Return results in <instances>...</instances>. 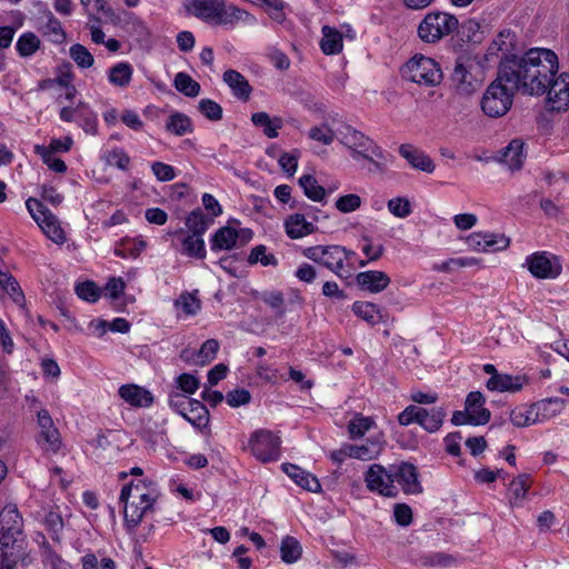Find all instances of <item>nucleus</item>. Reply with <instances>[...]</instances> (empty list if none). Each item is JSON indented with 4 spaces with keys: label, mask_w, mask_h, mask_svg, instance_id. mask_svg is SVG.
<instances>
[{
    "label": "nucleus",
    "mask_w": 569,
    "mask_h": 569,
    "mask_svg": "<svg viewBox=\"0 0 569 569\" xmlns=\"http://www.w3.org/2000/svg\"><path fill=\"white\" fill-rule=\"evenodd\" d=\"M547 107L552 111H565L569 108V74L562 72L551 76L546 86Z\"/></svg>",
    "instance_id": "2eb2a0df"
},
{
    "label": "nucleus",
    "mask_w": 569,
    "mask_h": 569,
    "mask_svg": "<svg viewBox=\"0 0 569 569\" xmlns=\"http://www.w3.org/2000/svg\"><path fill=\"white\" fill-rule=\"evenodd\" d=\"M199 111L211 121L222 119V108L219 103L211 99H201L198 104Z\"/></svg>",
    "instance_id": "680f3d73"
},
{
    "label": "nucleus",
    "mask_w": 569,
    "mask_h": 569,
    "mask_svg": "<svg viewBox=\"0 0 569 569\" xmlns=\"http://www.w3.org/2000/svg\"><path fill=\"white\" fill-rule=\"evenodd\" d=\"M363 480L370 492L378 493L383 497L395 498L398 496V488L395 485L391 465L386 468L379 463H372L365 472Z\"/></svg>",
    "instance_id": "9d476101"
},
{
    "label": "nucleus",
    "mask_w": 569,
    "mask_h": 569,
    "mask_svg": "<svg viewBox=\"0 0 569 569\" xmlns=\"http://www.w3.org/2000/svg\"><path fill=\"white\" fill-rule=\"evenodd\" d=\"M341 142L351 149V157L358 160L360 157L368 160L373 168H370L371 172H383L389 154L377 146V143L362 132L348 126L342 132Z\"/></svg>",
    "instance_id": "20e7f679"
},
{
    "label": "nucleus",
    "mask_w": 569,
    "mask_h": 569,
    "mask_svg": "<svg viewBox=\"0 0 569 569\" xmlns=\"http://www.w3.org/2000/svg\"><path fill=\"white\" fill-rule=\"evenodd\" d=\"M526 264L531 274L539 279H553L561 272V264L556 257H549L547 252H535L527 257Z\"/></svg>",
    "instance_id": "dca6fc26"
},
{
    "label": "nucleus",
    "mask_w": 569,
    "mask_h": 569,
    "mask_svg": "<svg viewBox=\"0 0 569 569\" xmlns=\"http://www.w3.org/2000/svg\"><path fill=\"white\" fill-rule=\"evenodd\" d=\"M399 153L412 168L427 173H432L435 171L436 166L432 159L425 151L413 147L412 144H401L399 147Z\"/></svg>",
    "instance_id": "6ab92c4d"
},
{
    "label": "nucleus",
    "mask_w": 569,
    "mask_h": 569,
    "mask_svg": "<svg viewBox=\"0 0 569 569\" xmlns=\"http://www.w3.org/2000/svg\"><path fill=\"white\" fill-rule=\"evenodd\" d=\"M37 423L40 432L37 437L38 446L47 453H57L61 448L59 430L54 427L53 420L48 410L41 409L37 412Z\"/></svg>",
    "instance_id": "4468645a"
},
{
    "label": "nucleus",
    "mask_w": 569,
    "mask_h": 569,
    "mask_svg": "<svg viewBox=\"0 0 569 569\" xmlns=\"http://www.w3.org/2000/svg\"><path fill=\"white\" fill-rule=\"evenodd\" d=\"M280 552L282 561L293 563L300 559L302 548L296 538L287 536L281 541Z\"/></svg>",
    "instance_id": "a18cd8bd"
},
{
    "label": "nucleus",
    "mask_w": 569,
    "mask_h": 569,
    "mask_svg": "<svg viewBox=\"0 0 569 569\" xmlns=\"http://www.w3.org/2000/svg\"><path fill=\"white\" fill-rule=\"evenodd\" d=\"M361 198L356 193L341 196L336 201V208L342 213L353 212L361 206Z\"/></svg>",
    "instance_id": "69168bd1"
},
{
    "label": "nucleus",
    "mask_w": 569,
    "mask_h": 569,
    "mask_svg": "<svg viewBox=\"0 0 569 569\" xmlns=\"http://www.w3.org/2000/svg\"><path fill=\"white\" fill-rule=\"evenodd\" d=\"M500 66L512 81V88H517L522 94L542 96L551 76H556L559 69L557 54L545 48H531L523 56H512L501 60Z\"/></svg>",
    "instance_id": "f257e3e1"
},
{
    "label": "nucleus",
    "mask_w": 569,
    "mask_h": 569,
    "mask_svg": "<svg viewBox=\"0 0 569 569\" xmlns=\"http://www.w3.org/2000/svg\"><path fill=\"white\" fill-rule=\"evenodd\" d=\"M103 159L107 164L114 166L121 170H128L130 157L121 148H114L104 153Z\"/></svg>",
    "instance_id": "4d7b16f0"
},
{
    "label": "nucleus",
    "mask_w": 569,
    "mask_h": 569,
    "mask_svg": "<svg viewBox=\"0 0 569 569\" xmlns=\"http://www.w3.org/2000/svg\"><path fill=\"white\" fill-rule=\"evenodd\" d=\"M528 383L526 376H510L506 373L493 375L487 381L490 391L518 392Z\"/></svg>",
    "instance_id": "412c9836"
},
{
    "label": "nucleus",
    "mask_w": 569,
    "mask_h": 569,
    "mask_svg": "<svg viewBox=\"0 0 569 569\" xmlns=\"http://www.w3.org/2000/svg\"><path fill=\"white\" fill-rule=\"evenodd\" d=\"M420 560L423 566L429 567H447L453 562V558L443 552L427 553Z\"/></svg>",
    "instance_id": "774afa93"
},
{
    "label": "nucleus",
    "mask_w": 569,
    "mask_h": 569,
    "mask_svg": "<svg viewBox=\"0 0 569 569\" xmlns=\"http://www.w3.org/2000/svg\"><path fill=\"white\" fill-rule=\"evenodd\" d=\"M451 80L458 96L470 97L481 87L483 71L476 58L461 56L456 61Z\"/></svg>",
    "instance_id": "39448f33"
},
{
    "label": "nucleus",
    "mask_w": 569,
    "mask_h": 569,
    "mask_svg": "<svg viewBox=\"0 0 569 569\" xmlns=\"http://www.w3.org/2000/svg\"><path fill=\"white\" fill-rule=\"evenodd\" d=\"M356 282L362 291H368L370 293H379L388 288V286L391 282V279L383 271L368 270L359 272L356 276Z\"/></svg>",
    "instance_id": "a211bd4d"
},
{
    "label": "nucleus",
    "mask_w": 569,
    "mask_h": 569,
    "mask_svg": "<svg viewBox=\"0 0 569 569\" xmlns=\"http://www.w3.org/2000/svg\"><path fill=\"white\" fill-rule=\"evenodd\" d=\"M219 343L214 339H208L204 341L201 346V348L198 351V359L197 362L200 365H207L210 361H212L218 352Z\"/></svg>",
    "instance_id": "0e129e2a"
},
{
    "label": "nucleus",
    "mask_w": 569,
    "mask_h": 569,
    "mask_svg": "<svg viewBox=\"0 0 569 569\" xmlns=\"http://www.w3.org/2000/svg\"><path fill=\"white\" fill-rule=\"evenodd\" d=\"M284 228L288 237L291 239H299L315 231L313 224L308 222L301 213L289 216L284 221Z\"/></svg>",
    "instance_id": "bb28decb"
},
{
    "label": "nucleus",
    "mask_w": 569,
    "mask_h": 569,
    "mask_svg": "<svg viewBox=\"0 0 569 569\" xmlns=\"http://www.w3.org/2000/svg\"><path fill=\"white\" fill-rule=\"evenodd\" d=\"M30 562L31 559L26 551V546L21 541H18L14 546H1L0 569H18L19 563L27 567Z\"/></svg>",
    "instance_id": "aec40b11"
},
{
    "label": "nucleus",
    "mask_w": 569,
    "mask_h": 569,
    "mask_svg": "<svg viewBox=\"0 0 569 569\" xmlns=\"http://www.w3.org/2000/svg\"><path fill=\"white\" fill-rule=\"evenodd\" d=\"M0 289L6 291L10 298L18 305H20L24 296L18 283V281L8 272L0 269Z\"/></svg>",
    "instance_id": "09e8293b"
},
{
    "label": "nucleus",
    "mask_w": 569,
    "mask_h": 569,
    "mask_svg": "<svg viewBox=\"0 0 569 569\" xmlns=\"http://www.w3.org/2000/svg\"><path fill=\"white\" fill-rule=\"evenodd\" d=\"M180 415L197 428H203L209 422V411L207 407L196 399H189L187 401V408L180 410Z\"/></svg>",
    "instance_id": "393cba45"
},
{
    "label": "nucleus",
    "mask_w": 569,
    "mask_h": 569,
    "mask_svg": "<svg viewBox=\"0 0 569 569\" xmlns=\"http://www.w3.org/2000/svg\"><path fill=\"white\" fill-rule=\"evenodd\" d=\"M483 244L485 251L503 250L509 246V239L505 234L486 232Z\"/></svg>",
    "instance_id": "338daca9"
},
{
    "label": "nucleus",
    "mask_w": 569,
    "mask_h": 569,
    "mask_svg": "<svg viewBox=\"0 0 569 569\" xmlns=\"http://www.w3.org/2000/svg\"><path fill=\"white\" fill-rule=\"evenodd\" d=\"M34 150L36 153L41 157L42 161L54 172L62 173L67 170L64 161L59 158H54L51 150H48L47 147L37 144Z\"/></svg>",
    "instance_id": "6e6d98bb"
},
{
    "label": "nucleus",
    "mask_w": 569,
    "mask_h": 569,
    "mask_svg": "<svg viewBox=\"0 0 569 569\" xmlns=\"http://www.w3.org/2000/svg\"><path fill=\"white\" fill-rule=\"evenodd\" d=\"M239 233L234 228L222 227L218 229L211 239V249L217 250H230L232 249L238 240Z\"/></svg>",
    "instance_id": "c756f323"
},
{
    "label": "nucleus",
    "mask_w": 569,
    "mask_h": 569,
    "mask_svg": "<svg viewBox=\"0 0 569 569\" xmlns=\"http://www.w3.org/2000/svg\"><path fill=\"white\" fill-rule=\"evenodd\" d=\"M525 143L521 139H513L503 149L501 161L508 166L511 171L519 170L525 160Z\"/></svg>",
    "instance_id": "cd10ccee"
},
{
    "label": "nucleus",
    "mask_w": 569,
    "mask_h": 569,
    "mask_svg": "<svg viewBox=\"0 0 569 569\" xmlns=\"http://www.w3.org/2000/svg\"><path fill=\"white\" fill-rule=\"evenodd\" d=\"M517 37L516 33L509 29L502 30L492 41L491 50L496 49L503 56L502 60L515 56L512 52L516 50Z\"/></svg>",
    "instance_id": "c9c22d12"
},
{
    "label": "nucleus",
    "mask_w": 569,
    "mask_h": 569,
    "mask_svg": "<svg viewBox=\"0 0 569 569\" xmlns=\"http://www.w3.org/2000/svg\"><path fill=\"white\" fill-rule=\"evenodd\" d=\"M503 68L499 64L497 78L487 87L481 100L480 107L482 112L489 118L503 117L512 107L517 88H512L513 83Z\"/></svg>",
    "instance_id": "7ed1b4c3"
},
{
    "label": "nucleus",
    "mask_w": 569,
    "mask_h": 569,
    "mask_svg": "<svg viewBox=\"0 0 569 569\" xmlns=\"http://www.w3.org/2000/svg\"><path fill=\"white\" fill-rule=\"evenodd\" d=\"M388 210L397 218H407L411 214V203L406 197L392 198L387 203Z\"/></svg>",
    "instance_id": "13d9d810"
},
{
    "label": "nucleus",
    "mask_w": 569,
    "mask_h": 569,
    "mask_svg": "<svg viewBox=\"0 0 569 569\" xmlns=\"http://www.w3.org/2000/svg\"><path fill=\"white\" fill-rule=\"evenodd\" d=\"M458 19L448 12L432 11L425 16L418 26L417 33L425 43H437L445 37L457 31Z\"/></svg>",
    "instance_id": "0eeeda50"
},
{
    "label": "nucleus",
    "mask_w": 569,
    "mask_h": 569,
    "mask_svg": "<svg viewBox=\"0 0 569 569\" xmlns=\"http://www.w3.org/2000/svg\"><path fill=\"white\" fill-rule=\"evenodd\" d=\"M41 41L33 32L22 33L16 43V49L20 57L29 58L33 56L40 48Z\"/></svg>",
    "instance_id": "ea45409f"
},
{
    "label": "nucleus",
    "mask_w": 569,
    "mask_h": 569,
    "mask_svg": "<svg viewBox=\"0 0 569 569\" xmlns=\"http://www.w3.org/2000/svg\"><path fill=\"white\" fill-rule=\"evenodd\" d=\"M391 472H393L395 482L401 486L405 493L418 495L422 492L418 470L412 463L400 462L398 465H391Z\"/></svg>",
    "instance_id": "f3484780"
},
{
    "label": "nucleus",
    "mask_w": 569,
    "mask_h": 569,
    "mask_svg": "<svg viewBox=\"0 0 569 569\" xmlns=\"http://www.w3.org/2000/svg\"><path fill=\"white\" fill-rule=\"evenodd\" d=\"M565 401L561 398H548L533 403L539 421L550 419L561 412Z\"/></svg>",
    "instance_id": "f704fd0d"
},
{
    "label": "nucleus",
    "mask_w": 569,
    "mask_h": 569,
    "mask_svg": "<svg viewBox=\"0 0 569 569\" xmlns=\"http://www.w3.org/2000/svg\"><path fill=\"white\" fill-rule=\"evenodd\" d=\"M321 50L325 54H337L342 50L341 33L329 26L322 27V39L320 42Z\"/></svg>",
    "instance_id": "2f4dec72"
},
{
    "label": "nucleus",
    "mask_w": 569,
    "mask_h": 569,
    "mask_svg": "<svg viewBox=\"0 0 569 569\" xmlns=\"http://www.w3.org/2000/svg\"><path fill=\"white\" fill-rule=\"evenodd\" d=\"M386 439L382 432L371 435L366 443L357 445L358 460L369 461L377 459L385 449Z\"/></svg>",
    "instance_id": "a878e982"
},
{
    "label": "nucleus",
    "mask_w": 569,
    "mask_h": 569,
    "mask_svg": "<svg viewBox=\"0 0 569 569\" xmlns=\"http://www.w3.org/2000/svg\"><path fill=\"white\" fill-rule=\"evenodd\" d=\"M375 426L376 422L371 417H365L361 413H357L349 421L347 428L351 439H359Z\"/></svg>",
    "instance_id": "a19ab883"
},
{
    "label": "nucleus",
    "mask_w": 569,
    "mask_h": 569,
    "mask_svg": "<svg viewBox=\"0 0 569 569\" xmlns=\"http://www.w3.org/2000/svg\"><path fill=\"white\" fill-rule=\"evenodd\" d=\"M26 207L33 220L49 239L60 244L66 241V234L60 227L58 218L48 210L40 200L29 198L26 201Z\"/></svg>",
    "instance_id": "1a4fd4ad"
},
{
    "label": "nucleus",
    "mask_w": 569,
    "mask_h": 569,
    "mask_svg": "<svg viewBox=\"0 0 569 569\" xmlns=\"http://www.w3.org/2000/svg\"><path fill=\"white\" fill-rule=\"evenodd\" d=\"M299 186L302 188L307 198L312 201H322L326 197V190L320 186L317 179L311 174H303L299 178Z\"/></svg>",
    "instance_id": "58836bf2"
},
{
    "label": "nucleus",
    "mask_w": 569,
    "mask_h": 569,
    "mask_svg": "<svg viewBox=\"0 0 569 569\" xmlns=\"http://www.w3.org/2000/svg\"><path fill=\"white\" fill-rule=\"evenodd\" d=\"M166 128L169 132L176 136H183L192 132L193 130L190 118L180 112H176L169 117Z\"/></svg>",
    "instance_id": "49530a36"
},
{
    "label": "nucleus",
    "mask_w": 569,
    "mask_h": 569,
    "mask_svg": "<svg viewBox=\"0 0 569 569\" xmlns=\"http://www.w3.org/2000/svg\"><path fill=\"white\" fill-rule=\"evenodd\" d=\"M186 10L207 22L226 24V11L222 0H184Z\"/></svg>",
    "instance_id": "ddd939ff"
},
{
    "label": "nucleus",
    "mask_w": 569,
    "mask_h": 569,
    "mask_svg": "<svg viewBox=\"0 0 569 569\" xmlns=\"http://www.w3.org/2000/svg\"><path fill=\"white\" fill-rule=\"evenodd\" d=\"M44 526L53 540H60V533L64 527L62 516L57 511H49L44 517Z\"/></svg>",
    "instance_id": "bf43d9fd"
},
{
    "label": "nucleus",
    "mask_w": 569,
    "mask_h": 569,
    "mask_svg": "<svg viewBox=\"0 0 569 569\" xmlns=\"http://www.w3.org/2000/svg\"><path fill=\"white\" fill-rule=\"evenodd\" d=\"M352 311L357 317L372 326L383 321L382 311L371 302L356 301L352 305Z\"/></svg>",
    "instance_id": "473e14b6"
},
{
    "label": "nucleus",
    "mask_w": 569,
    "mask_h": 569,
    "mask_svg": "<svg viewBox=\"0 0 569 569\" xmlns=\"http://www.w3.org/2000/svg\"><path fill=\"white\" fill-rule=\"evenodd\" d=\"M252 455L261 462L277 460L280 456V438L272 431H254L249 440Z\"/></svg>",
    "instance_id": "9b49d317"
},
{
    "label": "nucleus",
    "mask_w": 569,
    "mask_h": 569,
    "mask_svg": "<svg viewBox=\"0 0 569 569\" xmlns=\"http://www.w3.org/2000/svg\"><path fill=\"white\" fill-rule=\"evenodd\" d=\"M251 121L256 127L262 128L263 133L270 138H277L278 130L282 128L283 121L281 118L271 119L267 112H256L251 116Z\"/></svg>",
    "instance_id": "7c9ffc66"
},
{
    "label": "nucleus",
    "mask_w": 569,
    "mask_h": 569,
    "mask_svg": "<svg viewBox=\"0 0 569 569\" xmlns=\"http://www.w3.org/2000/svg\"><path fill=\"white\" fill-rule=\"evenodd\" d=\"M76 293L82 300L96 302L100 298V290L93 281H84L76 286Z\"/></svg>",
    "instance_id": "e2e57ef3"
},
{
    "label": "nucleus",
    "mask_w": 569,
    "mask_h": 569,
    "mask_svg": "<svg viewBox=\"0 0 569 569\" xmlns=\"http://www.w3.org/2000/svg\"><path fill=\"white\" fill-rule=\"evenodd\" d=\"M485 401H486L485 397L481 392L472 391L466 398L465 409L470 415H473V416L480 415L481 411L487 412V417L485 419H486V423H488L491 415H490V411L487 408H485Z\"/></svg>",
    "instance_id": "603ef678"
},
{
    "label": "nucleus",
    "mask_w": 569,
    "mask_h": 569,
    "mask_svg": "<svg viewBox=\"0 0 569 569\" xmlns=\"http://www.w3.org/2000/svg\"><path fill=\"white\" fill-rule=\"evenodd\" d=\"M43 33L49 37L51 42L57 44L63 43L67 38L61 22L52 14L51 11H48L47 13V23L43 27Z\"/></svg>",
    "instance_id": "de8ad7c7"
},
{
    "label": "nucleus",
    "mask_w": 569,
    "mask_h": 569,
    "mask_svg": "<svg viewBox=\"0 0 569 569\" xmlns=\"http://www.w3.org/2000/svg\"><path fill=\"white\" fill-rule=\"evenodd\" d=\"M487 412L481 411L480 415H470L466 409L463 411H455L451 418V422L455 426L472 425L482 426L486 425Z\"/></svg>",
    "instance_id": "5fc2aeb1"
},
{
    "label": "nucleus",
    "mask_w": 569,
    "mask_h": 569,
    "mask_svg": "<svg viewBox=\"0 0 569 569\" xmlns=\"http://www.w3.org/2000/svg\"><path fill=\"white\" fill-rule=\"evenodd\" d=\"M181 253L196 259L206 258V246L202 237L197 234H186L181 242Z\"/></svg>",
    "instance_id": "4c0bfd02"
},
{
    "label": "nucleus",
    "mask_w": 569,
    "mask_h": 569,
    "mask_svg": "<svg viewBox=\"0 0 569 569\" xmlns=\"http://www.w3.org/2000/svg\"><path fill=\"white\" fill-rule=\"evenodd\" d=\"M173 86L177 91L190 98L199 96L201 90L200 84L186 72H178L176 74Z\"/></svg>",
    "instance_id": "79ce46f5"
},
{
    "label": "nucleus",
    "mask_w": 569,
    "mask_h": 569,
    "mask_svg": "<svg viewBox=\"0 0 569 569\" xmlns=\"http://www.w3.org/2000/svg\"><path fill=\"white\" fill-rule=\"evenodd\" d=\"M303 256L332 271L341 279L351 277L350 270L346 269L342 263L343 247L338 244L332 246H313L303 250Z\"/></svg>",
    "instance_id": "6e6552de"
},
{
    "label": "nucleus",
    "mask_w": 569,
    "mask_h": 569,
    "mask_svg": "<svg viewBox=\"0 0 569 569\" xmlns=\"http://www.w3.org/2000/svg\"><path fill=\"white\" fill-rule=\"evenodd\" d=\"M159 498L158 486L152 480L133 479L121 489L119 500L123 505L124 525L129 530L137 528L143 517L153 510Z\"/></svg>",
    "instance_id": "f03ea898"
},
{
    "label": "nucleus",
    "mask_w": 569,
    "mask_h": 569,
    "mask_svg": "<svg viewBox=\"0 0 569 569\" xmlns=\"http://www.w3.org/2000/svg\"><path fill=\"white\" fill-rule=\"evenodd\" d=\"M531 486L529 475L522 473L515 478L510 483V503L512 506H521L527 492Z\"/></svg>",
    "instance_id": "e433bc0d"
},
{
    "label": "nucleus",
    "mask_w": 569,
    "mask_h": 569,
    "mask_svg": "<svg viewBox=\"0 0 569 569\" xmlns=\"http://www.w3.org/2000/svg\"><path fill=\"white\" fill-rule=\"evenodd\" d=\"M0 527L2 536L0 545L2 547L14 546L18 541L26 546L22 533V518L16 506H6L0 512Z\"/></svg>",
    "instance_id": "f8f14e48"
},
{
    "label": "nucleus",
    "mask_w": 569,
    "mask_h": 569,
    "mask_svg": "<svg viewBox=\"0 0 569 569\" xmlns=\"http://www.w3.org/2000/svg\"><path fill=\"white\" fill-rule=\"evenodd\" d=\"M282 469L301 488L311 492H319L321 490V485L317 477L302 468L291 463H283Z\"/></svg>",
    "instance_id": "5701e85b"
},
{
    "label": "nucleus",
    "mask_w": 569,
    "mask_h": 569,
    "mask_svg": "<svg viewBox=\"0 0 569 569\" xmlns=\"http://www.w3.org/2000/svg\"><path fill=\"white\" fill-rule=\"evenodd\" d=\"M223 81L231 89L234 97L243 101L249 100L252 87L240 72L233 69L224 71Z\"/></svg>",
    "instance_id": "b1692460"
},
{
    "label": "nucleus",
    "mask_w": 569,
    "mask_h": 569,
    "mask_svg": "<svg viewBox=\"0 0 569 569\" xmlns=\"http://www.w3.org/2000/svg\"><path fill=\"white\" fill-rule=\"evenodd\" d=\"M186 226L190 231L188 234L202 237L209 227V221L200 209H196L188 214Z\"/></svg>",
    "instance_id": "8fccbe9b"
},
{
    "label": "nucleus",
    "mask_w": 569,
    "mask_h": 569,
    "mask_svg": "<svg viewBox=\"0 0 569 569\" xmlns=\"http://www.w3.org/2000/svg\"><path fill=\"white\" fill-rule=\"evenodd\" d=\"M510 421L516 427H527L535 422H538L539 419L533 408V405H531L529 407L520 406L511 410Z\"/></svg>",
    "instance_id": "37998d69"
},
{
    "label": "nucleus",
    "mask_w": 569,
    "mask_h": 569,
    "mask_svg": "<svg viewBox=\"0 0 569 569\" xmlns=\"http://www.w3.org/2000/svg\"><path fill=\"white\" fill-rule=\"evenodd\" d=\"M120 398L132 407L148 408L153 403L152 393L138 385H123L119 388Z\"/></svg>",
    "instance_id": "4be33fe9"
},
{
    "label": "nucleus",
    "mask_w": 569,
    "mask_h": 569,
    "mask_svg": "<svg viewBox=\"0 0 569 569\" xmlns=\"http://www.w3.org/2000/svg\"><path fill=\"white\" fill-rule=\"evenodd\" d=\"M249 263L253 264L257 262H260L262 266H277L278 260L277 258L271 254L267 253V248L262 244L256 246L252 248L249 258Z\"/></svg>",
    "instance_id": "052dcab7"
},
{
    "label": "nucleus",
    "mask_w": 569,
    "mask_h": 569,
    "mask_svg": "<svg viewBox=\"0 0 569 569\" xmlns=\"http://www.w3.org/2000/svg\"><path fill=\"white\" fill-rule=\"evenodd\" d=\"M133 76V68L129 62H119L110 68L108 80L111 84L126 88L130 84Z\"/></svg>",
    "instance_id": "72a5a7b5"
},
{
    "label": "nucleus",
    "mask_w": 569,
    "mask_h": 569,
    "mask_svg": "<svg viewBox=\"0 0 569 569\" xmlns=\"http://www.w3.org/2000/svg\"><path fill=\"white\" fill-rule=\"evenodd\" d=\"M69 54L77 66L82 69L90 68L94 62L90 51L80 43L72 44L69 49Z\"/></svg>",
    "instance_id": "864d4df0"
},
{
    "label": "nucleus",
    "mask_w": 569,
    "mask_h": 569,
    "mask_svg": "<svg viewBox=\"0 0 569 569\" xmlns=\"http://www.w3.org/2000/svg\"><path fill=\"white\" fill-rule=\"evenodd\" d=\"M402 77L426 87H437L443 80L440 64L432 58L415 54L401 69Z\"/></svg>",
    "instance_id": "423d86ee"
},
{
    "label": "nucleus",
    "mask_w": 569,
    "mask_h": 569,
    "mask_svg": "<svg viewBox=\"0 0 569 569\" xmlns=\"http://www.w3.org/2000/svg\"><path fill=\"white\" fill-rule=\"evenodd\" d=\"M176 308H180L186 316H194L201 308V302L196 293L183 292L174 301Z\"/></svg>",
    "instance_id": "3c124183"
},
{
    "label": "nucleus",
    "mask_w": 569,
    "mask_h": 569,
    "mask_svg": "<svg viewBox=\"0 0 569 569\" xmlns=\"http://www.w3.org/2000/svg\"><path fill=\"white\" fill-rule=\"evenodd\" d=\"M76 121L87 133L92 136L97 134L98 119L96 113L87 104H78V117Z\"/></svg>",
    "instance_id": "c03bdc74"
},
{
    "label": "nucleus",
    "mask_w": 569,
    "mask_h": 569,
    "mask_svg": "<svg viewBox=\"0 0 569 569\" xmlns=\"http://www.w3.org/2000/svg\"><path fill=\"white\" fill-rule=\"evenodd\" d=\"M421 411L419 426L430 433L437 432L442 427L447 416L445 408L432 407L427 409L421 407Z\"/></svg>",
    "instance_id": "c85d7f7f"
}]
</instances>
